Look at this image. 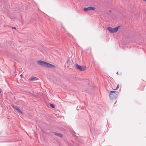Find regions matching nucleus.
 <instances>
[{
	"label": "nucleus",
	"mask_w": 146,
	"mask_h": 146,
	"mask_svg": "<svg viewBox=\"0 0 146 146\" xmlns=\"http://www.w3.org/2000/svg\"><path fill=\"white\" fill-rule=\"evenodd\" d=\"M37 62L39 65L50 68H54L55 66L52 64L45 62L42 60H38L37 61Z\"/></svg>",
	"instance_id": "1"
},
{
	"label": "nucleus",
	"mask_w": 146,
	"mask_h": 146,
	"mask_svg": "<svg viewBox=\"0 0 146 146\" xmlns=\"http://www.w3.org/2000/svg\"><path fill=\"white\" fill-rule=\"evenodd\" d=\"M117 92L114 91H111L109 94V97L111 99L116 98V96Z\"/></svg>",
	"instance_id": "2"
},
{
	"label": "nucleus",
	"mask_w": 146,
	"mask_h": 146,
	"mask_svg": "<svg viewBox=\"0 0 146 146\" xmlns=\"http://www.w3.org/2000/svg\"><path fill=\"white\" fill-rule=\"evenodd\" d=\"M119 27L120 26H119L114 28H112L110 27H107V29L110 33H114L118 31V29Z\"/></svg>",
	"instance_id": "3"
},
{
	"label": "nucleus",
	"mask_w": 146,
	"mask_h": 146,
	"mask_svg": "<svg viewBox=\"0 0 146 146\" xmlns=\"http://www.w3.org/2000/svg\"><path fill=\"white\" fill-rule=\"evenodd\" d=\"M75 68L76 69L80 71H83L86 69V67L85 66H80L76 64H75Z\"/></svg>",
	"instance_id": "4"
},
{
	"label": "nucleus",
	"mask_w": 146,
	"mask_h": 146,
	"mask_svg": "<svg viewBox=\"0 0 146 146\" xmlns=\"http://www.w3.org/2000/svg\"><path fill=\"white\" fill-rule=\"evenodd\" d=\"M95 9L94 7H90L87 8H85L84 9V11L86 12L91 10L94 11L95 10Z\"/></svg>",
	"instance_id": "5"
},
{
	"label": "nucleus",
	"mask_w": 146,
	"mask_h": 146,
	"mask_svg": "<svg viewBox=\"0 0 146 146\" xmlns=\"http://www.w3.org/2000/svg\"><path fill=\"white\" fill-rule=\"evenodd\" d=\"M12 106L13 108L17 110L20 113H21L22 114V112L20 110V109L17 106H15L14 105H12Z\"/></svg>",
	"instance_id": "6"
},
{
	"label": "nucleus",
	"mask_w": 146,
	"mask_h": 146,
	"mask_svg": "<svg viewBox=\"0 0 146 146\" xmlns=\"http://www.w3.org/2000/svg\"><path fill=\"white\" fill-rule=\"evenodd\" d=\"M38 80V78L35 77H32L30 78L29 79V81H35L37 80Z\"/></svg>",
	"instance_id": "7"
},
{
	"label": "nucleus",
	"mask_w": 146,
	"mask_h": 146,
	"mask_svg": "<svg viewBox=\"0 0 146 146\" xmlns=\"http://www.w3.org/2000/svg\"><path fill=\"white\" fill-rule=\"evenodd\" d=\"M54 134L55 135L59 137L60 138H62L63 137L61 133H58L56 132H54Z\"/></svg>",
	"instance_id": "8"
},
{
	"label": "nucleus",
	"mask_w": 146,
	"mask_h": 146,
	"mask_svg": "<svg viewBox=\"0 0 146 146\" xmlns=\"http://www.w3.org/2000/svg\"><path fill=\"white\" fill-rule=\"evenodd\" d=\"M82 108V107L81 106H78L77 107V110H79L80 108Z\"/></svg>",
	"instance_id": "9"
},
{
	"label": "nucleus",
	"mask_w": 146,
	"mask_h": 146,
	"mask_svg": "<svg viewBox=\"0 0 146 146\" xmlns=\"http://www.w3.org/2000/svg\"><path fill=\"white\" fill-rule=\"evenodd\" d=\"M50 106L52 108H55V106L53 104H50Z\"/></svg>",
	"instance_id": "10"
},
{
	"label": "nucleus",
	"mask_w": 146,
	"mask_h": 146,
	"mask_svg": "<svg viewBox=\"0 0 146 146\" xmlns=\"http://www.w3.org/2000/svg\"><path fill=\"white\" fill-rule=\"evenodd\" d=\"M119 84H118V85H117V86L116 89H115V90H117V89H118L119 88Z\"/></svg>",
	"instance_id": "11"
},
{
	"label": "nucleus",
	"mask_w": 146,
	"mask_h": 146,
	"mask_svg": "<svg viewBox=\"0 0 146 146\" xmlns=\"http://www.w3.org/2000/svg\"><path fill=\"white\" fill-rule=\"evenodd\" d=\"M12 29H16L15 27H12Z\"/></svg>",
	"instance_id": "12"
},
{
	"label": "nucleus",
	"mask_w": 146,
	"mask_h": 146,
	"mask_svg": "<svg viewBox=\"0 0 146 146\" xmlns=\"http://www.w3.org/2000/svg\"><path fill=\"white\" fill-rule=\"evenodd\" d=\"M1 92H2V90L0 88V93H1Z\"/></svg>",
	"instance_id": "13"
},
{
	"label": "nucleus",
	"mask_w": 146,
	"mask_h": 146,
	"mask_svg": "<svg viewBox=\"0 0 146 146\" xmlns=\"http://www.w3.org/2000/svg\"><path fill=\"white\" fill-rule=\"evenodd\" d=\"M118 74V72H117V73H116V74Z\"/></svg>",
	"instance_id": "14"
},
{
	"label": "nucleus",
	"mask_w": 146,
	"mask_h": 146,
	"mask_svg": "<svg viewBox=\"0 0 146 146\" xmlns=\"http://www.w3.org/2000/svg\"><path fill=\"white\" fill-rule=\"evenodd\" d=\"M109 11L110 12H111V10H109Z\"/></svg>",
	"instance_id": "15"
},
{
	"label": "nucleus",
	"mask_w": 146,
	"mask_h": 146,
	"mask_svg": "<svg viewBox=\"0 0 146 146\" xmlns=\"http://www.w3.org/2000/svg\"><path fill=\"white\" fill-rule=\"evenodd\" d=\"M20 76H22V74H21V75H20Z\"/></svg>",
	"instance_id": "16"
},
{
	"label": "nucleus",
	"mask_w": 146,
	"mask_h": 146,
	"mask_svg": "<svg viewBox=\"0 0 146 146\" xmlns=\"http://www.w3.org/2000/svg\"><path fill=\"white\" fill-rule=\"evenodd\" d=\"M143 0L146 2V0Z\"/></svg>",
	"instance_id": "17"
}]
</instances>
